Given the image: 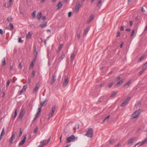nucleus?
I'll return each mask as SVG.
<instances>
[{"mask_svg":"<svg viewBox=\"0 0 147 147\" xmlns=\"http://www.w3.org/2000/svg\"><path fill=\"white\" fill-rule=\"evenodd\" d=\"M77 137H75L74 135H72L67 138L66 143H68L71 142H75L77 140Z\"/></svg>","mask_w":147,"mask_h":147,"instance_id":"f257e3e1","label":"nucleus"},{"mask_svg":"<svg viewBox=\"0 0 147 147\" xmlns=\"http://www.w3.org/2000/svg\"><path fill=\"white\" fill-rule=\"evenodd\" d=\"M93 130L92 128H89L88 130L87 131L86 134L85 136L88 137L92 138L93 135Z\"/></svg>","mask_w":147,"mask_h":147,"instance_id":"f03ea898","label":"nucleus"},{"mask_svg":"<svg viewBox=\"0 0 147 147\" xmlns=\"http://www.w3.org/2000/svg\"><path fill=\"white\" fill-rule=\"evenodd\" d=\"M51 138L50 137L48 140H45L41 142L40 144L38 147H42L45 145L48 144Z\"/></svg>","mask_w":147,"mask_h":147,"instance_id":"7ed1b4c3","label":"nucleus"},{"mask_svg":"<svg viewBox=\"0 0 147 147\" xmlns=\"http://www.w3.org/2000/svg\"><path fill=\"white\" fill-rule=\"evenodd\" d=\"M141 113V111L140 110L136 111L134 112L132 115V117L133 118H136L138 117Z\"/></svg>","mask_w":147,"mask_h":147,"instance_id":"20e7f679","label":"nucleus"},{"mask_svg":"<svg viewBox=\"0 0 147 147\" xmlns=\"http://www.w3.org/2000/svg\"><path fill=\"white\" fill-rule=\"evenodd\" d=\"M131 99V97L129 96L127 97L126 98L122 103L121 105V106L122 107L124 106L125 105L127 104V103L129 102Z\"/></svg>","mask_w":147,"mask_h":147,"instance_id":"39448f33","label":"nucleus"},{"mask_svg":"<svg viewBox=\"0 0 147 147\" xmlns=\"http://www.w3.org/2000/svg\"><path fill=\"white\" fill-rule=\"evenodd\" d=\"M136 137H133L131 138L129 140H128L127 145L130 146H131L134 142L136 140Z\"/></svg>","mask_w":147,"mask_h":147,"instance_id":"423d86ee","label":"nucleus"},{"mask_svg":"<svg viewBox=\"0 0 147 147\" xmlns=\"http://www.w3.org/2000/svg\"><path fill=\"white\" fill-rule=\"evenodd\" d=\"M16 133L15 132L13 131L12 132V134L9 140V142L10 144H12L13 143V141L15 138Z\"/></svg>","mask_w":147,"mask_h":147,"instance_id":"0eeeda50","label":"nucleus"},{"mask_svg":"<svg viewBox=\"0 0 147 147\" xmlns=\"http://www.w3.org/2000/svg\"><path fill=\"white\" fill-rule=\"evenodd\" d=\"M22 138H23V139L20 142L19 144V146H21L24 144L26 138V135L23 136Z\"/></svg>","mask_w":147,"mask_h":147,"instance_id":"6e6552de","label":"nucleus"},{"mask_svg":"<svg viewBox=\"0 0 147 147\" xmlns=\"http://www.w3.org/2000/svg\"><path fill=\"white\" fill-rule=\"evenodd\" d=\"M81 5H80V3H77L76 5L75 8H74V12L76 13H77L78 12L80 7Z\"/></svg>","mask_w":147,"mask_h":147,"instance_id":"1a4fd4ad","label":"nucleus"},{"mask_svg":"<svg viewBox=\"0 0 147 147\" xmlns=\"http://www.w3.org/2000/svg\"><path fill=\"white\" fill-rule=\"evenodd\" d=\"M69 80L68 77L66 76L65 77L64 81L63 83V85L64 87L66 86L68 83Z\"/></svg>","mask_w":147,"mask_h":147,"instance_id":"9d476101","label":"nucleus"},{"mask_svg":"<svg viewBox=\"0 0 147 147\" xmlns=\"http://www.w3.org/2000/svg\"><path fill=\"white\" fill-rule=\"evenodd\" d=\"M40 86V84L39 83H37L36 85L35 88L33 91L34 93H35L36 91L38 89Z\"/></svg>","mask_w":147,"mask_h":147,"instance_id":"9b49d317","label":"nucleus"},{"mask_svg":"<svg viewBox=\"0 0 147 147\" xmlns=\"http://www.w3.org/2000/svg\"><path fill=\"white\" fill-rule=\"evenodd\" d=\"M76 54L74 53H72L70 57V59H71V62L72 63L74 60V58L76 57Z\"/></svg>","mask_w":147,"mask_h":147,"instance_id":"f8f14e48","label":"nucleus"},{"mask_svg":"<svg viewBox=\"0 0 147 147\" xmlns=\"http://www.w3.org/2000/svg\"><path fill=\"white\" fill-rule=\"evenodd\" d=\"M24 114L23 111L21 110L20 112V113L19 115V118L21 119L23 118V115Z\"/></svg>","mask_w":147,"mask_h":147,"instance_id":"ddd939ff","label":"nucleus"},{"mask_svg":"<svg viewBox=\"0 0 147 147\" xmlns=\"http://www.w3.org/2000/svg\"><path fill=\"white\" fill-rule=\"evenodd\" d=\"M123 80H120L118 82V83L115 85V87H118L123 83Z\"/></svg>","mask_w":147,"mask_h":147,"instance_id":"4468645a","label":"nucleus"},{"mask_svg":"<svg viewBox=\"0 0 147 147\" xmlns=\"http://www.w3.org/2000/svg\"><path fill=\"white\" fill-rule=\"evenodd\" d=\"M94 18V16L93 15L91 16L90 17L89 20L88 21L87 23L89 24L91 22Z\"/></svg>","mask_w":147,"mask_h":147,"instance_id":"2eb2a0df","label":"nucleus"},{"mask_svg":"<svg viewBox=\"0 0 147 147\" xmlns=\"http://www.w3.org/2000/svg\"><path fill=\"white\" fill-rule=\"evenodd\" d=\"M32 36V34H31V33L30 32H29L26 35V38H27L30 39L31 38Z\"/></svg>","mask_w":147,"mask_h":147,"instance_id":"dca6fc26","label":"nucleus"},{"mask_svg":"<svg viewBox=\"0 0 147 147\" xmlns=\"http://www.w3.org/2000/svg\"><path fill=\"white\" fill-rule=\"evenodd\" d=\"M56 79V76L55 75H53V78L51 81V84H53L55 82Z\"/></svg>","mask_w":147,"mask_h":147,"instance_id":"f3484780","label":"nucleus"},{"mask_svg":"<svg viewBox=\"0 0 147 147\" xmlns=\"http://www.w3.org/2000/svg\"><path fill=\"white\" fill-rule=\"evenodd\" d=\"M47 24V22H44L43 24H41L40 25V26L41 27V28H43L46 26Z\"/></svg>","mask_w":147,"mask_h":147,"instance_id":"a211bd4d","label":"nucleus"},{"mask_svg":"<svg viewBox=\"0 0 147 147\" xmlns=\"http://www.w3.org/2000/svg\"><path fill=\"white\" fill-rule=\"evenodd\" d=\"M131 82L130 80L126 84L123 86V87L125 88H127L130 84Z\"/></svg>","mask_w":147,"mask_h":147,"instance_id":"6ab92c4d","label":"nucleus"},{"mask_svg":"<svg viewBox=\"0 0 147 147\" xmlns=\"http://www.w3.org/2000/svg\"><path fill=\"white\" fill-rule=\"evenodd\" d=\"M17 109H15V112L14 115H12L13 118L14 119L16 117V116L17 115Z\"/></svg>","mask_w":147,"mask_h":147,"instance_id":"aec40b11","label":"nucleus"},{"mask_svg":"<svg viewBox=\"0 0 147 147\" xmlns=\"http://www.w3.org/2000/svg\"><path fill=\"white\" fill-rule=\"evenodd\" d=\"M47 102V100H45L43 102H40V104L41 107L44 106L46 104Z\"/></svg>","mask_w":147,"mask_h":147,"instance_id":"412c9836","label":"nucleus"},{"mask_svg":"<svg viewBox=\"0 0 147 147\" xmlns=\"http://www.w3.org/2000/svg\"><path fill=\"white\" fill-rule=\"evenodd\" d=\"M146 69V68L145 67H144V66L142 69V70L139 72V74L140 75H141Z\"/></svg>","mask_w":147,"mask_h":147,"instance_id":"4be33fe9","label":"nucleus"},{"mask_svg":"<svg viewBox=\"0 0 147 147\" xmlns=\"http://www.w3.org/2000/svg\"><path fill=\"white\" fill-rule=\"evenodd\" d=\"M147 143V138L145 139V140L142 142H141L140 145H143L144 144L146 143Z\"/></svg>","mask_w":147,"mask_h":147,"instance_id":"5701e85b","label":"nucleus"},{"mask_svg":"<svg viewBox=\"0 0 147 147\" xmlns=\"http://www.w3.org/2000/svg\"><path fill=\"white\" fill-rule=\"evenodd\" d=\"M117 93V91H115L111 95V97H113L114 96H116Z\"/></svg>","mask_w":147,"mask_h":147,"instance_id":"b1692460","label":"nucleus"},{"mask_svg":"<svg viewBox=\"0 0 147 147\" xmlns=\"http://www.w3.org/2000/svg\"><path fill=\"white\" fill-rule=\"evenodd\" d=\"M89 30V29L88 28H87L85 30L84 33V36H86L87 34L88 31Z\"/></svg>","mask_w":147,"mask_h":147,"instance_id":"393cba45","label":"nucleus"},{"mask_svg":"<svg viewBox=\"0 0 147 147\" xmlns=\"http://www.w3.org/2000/svg\"><path fill=\"white\" fill-rule=\"evenodd\" d=\"M65 54L63 53L62 55H61V57H60V58H59V60L60 61L62 60L63 59V58H64V57H65Z\"/></svg>","mask_w":147,"mask_h":147,"instance_id":"a878e982","label":"nucleus"},{"mask_svg":"<svg viewBox=\"0 0 147 147\" xmlns=\"http://www.w3.org/2000/svg\"><path fill=\"white\" fill-rule=\"evenodd\" d=\"M56 110V106L54 105L53 107H52V111L51 112L54 113Z\"/></svg>","mask_w":147,"mask_h":147,"instance_id":"bb28decb","label":"nucleus"},{"mask_svg":"<svg viewBox=\"0 0 147 147\" xmlns=\"http://www.w3.org/2000/svg\"><path fill=\"white\" fill-rule=\"evenodd\" d=\"M62 5V3L61 2H59L58 4V9H59L61 7Z\"/></svg>","mask_w":147,"mask_h":147,"instance_id":"cd10ccee","label":"nucleus"},{"mask_svg":"<svg viewBox=\"0 0 147 147\" xmlns=\"http://www.w3.org/2000/svg\"><path fill=\"white\" fill-rule=\"evenodd\" d=\"M42 13H40L39 14H38L37 17L38 18V20H40L41 16Z\"/></svg>","mask_w":147,"mask_h":147,"instance_id":"c85d7f7f","label":"nucleus"},{"mask_svg":"<svg viewBox=\"0 0 147 147\" xmlns=\"http://www.w3.org/2000/svg\"><path fill=\"white\" fill-rule=\"evenodd\" d=\"M110 117V115H108V116H107L103 120V122H105L107 120L109 119Z\"/></svg>","mask_w":147,"mask_h":147,"instance_id":"c756f323","label":"nucleus"},{"mask_svg":"<svg viewBox=\"0 0 147 147\" xmlns=\"http://www.w3.org/2000/svg\"><path fill=\"white\" fill-rule=\"evenodd\" d=\"M144 56H142L139 59L138 61L139 62H141L142 60H143L144 58Z\"/></svg>","mask_w":147,"mask_h":147,"instance_id":"7c9ffc66","label":"nucleus"},{"mask_svg":"<svg viewBox=\"0 0 147 147\" xmlns=\"http://www.w3.org/2000/svg\"><path fill=\"white\" fill-rule=\"evenodd\" d=\"M115 83V82H111L110 84L108 86V87L109 88H111L112 86L114 84V83Z\"/></svg>","mask_w":147,"mask_h":147,"instance_id":"2f4dec72","label":"nucleus"},{"mask_svg":"<svg viewBox=\"0 0 147 147\" xmlns=\"http://www.w3.org/2000/svg\"><path fill=\"white\" fill-rule=\"evenodd\" d=\"M2 63L3 66H4L5 65L6 63H5V59L4 58H3V60L2 61Z\"/></svg>","mask_w":147,"mask_h":147,"instance_id":"473e14b6","label":"nucleus"},{"mask_svg":"<svg viewBox=\"0 0 147 147\" xmlns=\"http://www.w3.org/2000/svg\"><path fill=\"white\" fill-rule=\"evenodd\" d=\"M36 13V11H34L32 14V16L33 18H34L36 16L35 14Z\"/></svg>","mask_w":147,"mask_h":147,"instance_id":"72a5a7b5","label":"nucleus"},{"mask_svg":"<svg viewBox=\"0 0 147 147\" xmlns=\"http://www.w3.org/2000/svg\"><path fill=\"white\" fill-rule=\"evenodd\" d=\"M9 26L11 30H12L13 28V24L11 23L9 24Z\"/></svg>","mask_w":147,"mask_h":147,"instance_id":"f704fd0d","label":"nucleus"},{"mask_svg":"<svg viewBox=\"0 0 147 147\" xmlns=\"http://www.w3.org/2000/svg\"><path fill=\"white\" fill-rule=\"evenodd\" d=\"M5 134V129L4 128H3L2 129V131L1 133V135L3 136V135H4Z\"/></svg>","mask_w":147,"mask_h":147,"instance_id":"c9c22d12","label":"nucleus"},{"mask_svg":"<svg viewBox=\"0 0 147 147\" xmlns=\"http://www.w3.org/2000/svg\"><path fill=\"white\" fill-rule=\"evenodd\" d=\"M18 42L22 43L23 42V40H22L21 39V37H20L18 38Z\"/></svg>","mask_w":147,"mask_h":147,"instance_id":"e433bc0d","label":"nucleus"},{"mask_svg":"<svg viewBox=\"0 0 147 147\" xmlns=\"http://www.w3.org/2000/svg\"><path fill=\"white\" fill-rule=\"evenodd\" d=\"M42 109V107L41 106L39 107L38 109L37 113H40Z\"/></svg>","mask_w":147,"mask_h":147,"instance_id":"4c0bfd02","label":"nucleus"},{"mask_svg":"<svg viewBox=\"0 0 147 147\" xmlns=\"http://www.w3.org/2000/svg\"><path fill=\"white\" fill-rule=\"evenodd\" d=\"M7 20L9 22H11L12 21V19L11 17H8Z\"/></svg>","mask_w":147,"mask_h":147,"instance_id":"58836bf2","label":"nucleus"},{"mask_svg":"<svg viewBox=\"0 0 147 147\" xmlns=\"http://www.w3.org/2000/svg\"><path fill=\"white\" fill-rule=\"evenodd\" d=\"M54 114V113L51 111L49 115V118H50Z\"/></svg>","mask_w":147,"mask_h":147,"instance_id":"ea45409f","label":"nucleus"},{"mask_svg":"<svg viewBox=\"0 0 147 147\" xmlns=\"http://www.w3.org/2000/svg\"><path fill=\"white\" fill-rule=\"evenodd\" d=\"M38 127H37L34 130V131H33V133H36L38 131Z\"/></svg>","mask_w":147,"mask_h":147,"instance_id":"a19ab883","label":"nucleus"},{"mask_svg":"<svg viewBox=\"0 0 147 147\" xmlns=\"http://www.w3.org/2000/svg\"><path fill=\"white\" fill-rule=\"evenodd\" d=\"M34 64L33 62H32L31 64L30 65V66L29 67V69H32V67H33L34 66Z\"/></svg>","mask_w":147,"mask_h":147,"instance_id":"79ce46f5","label":"nucleus"},{"mask_svg":"<svg viewBox=\"0 0 147 147\" xmlns=\"http://www.w3.org/2000/svg\"><path fill=\"white\" fill-rule=\"evenodd\" d=\"M13 0H9V6H11L12 4V1Z\"/></svg>","mask_w":147,"mask_h":147,"instance_id":"37998d69","label":"nucleus"},{"mask_svg":"<svg viewBox=\"0 0 147 147\" xmlns=\"http://www.w3.org/2000/svg\"><path fill=\"white\" fill-rule=\"evenodd\" d=\"M114 142V140H113V139H110L109 141V142L110 143V144H111L112 143H113V142Z\"/></svg>","mask_w":147,"mask_h":147,"instance_id":"c03bdc74","label":"nucleus"},{"mask_svg":"<svg viewBox=\"0 0 147 147\" xmlns=\"http://www.w3.org/2000/svg\"><path fill=\"white\" fill-rule=\"evenodd\" d=\"M101 0H98L97 5L98 6H99L100 4L101 3Z\"/></svg>","mask_w":147,"mask_h":147,"instance_id":"a18cd8bd","label":"nucleus"},{"mask_svg":"<svg viewBox=\"0 0 147 147\" xmlns=\"http://www.w3.org/2000/svg\"><path fill=\"white\" fill-rule=\"evenodd\" d=\"M134 33H135V31H134V30H133V31L132 32V33H131V36H130L131 38L132 37V36L134 35Z\"/></svg>","mask_w":147,"mask_h":147,"instance_id":"49530a36","label":"nucleus"},{"mask_svg":"<svg viewBox=\"0 0 147 147\" xmlns=\"http://www.w3.org/2000/svg\"><path fill=\"white\" fill-rule=\"evenodd\" d=\"M63 45L62 44H61L60 45V46L59 47V49H58V50L59 51H60L61 50V49L62 48V47H63Z\"/></svg>","mask_w":147,"mask_h":147,"instance_id":"de8ad7c7","label":"nucleus"},{"mask_svg":"<svg viewBox=\"0 0 147 147\" xmlns=\"http://www.w3.org/2000/svg\"><path fill=\"white\" fill-rule=\"evenodd\" d=\"M20 133L18 135V137H20L21 136L22 133V132L21 131V129H20Z\"/></svg>","mask_w":147,"mask_h":147,"instance_id":"09e8293b","label":"nucleus"},{"mask_svg":"<svg viewBox=\"0 0 147 147\" xmlns=\"http://www.w3.org/2000/svg\"><path fill=\"white\" fill-rule=\"evenodd\" d=\"M27 88V86L26 85H24L23 86V88H22V89L24 91Z\"/></svg>","mask_w":147,"mask_h":147,"instance_id":"8fccbe9b","label":"nucleus"},{"mask_svg":"<svg viewBox=\"0 0 147 147\" xmlns=\"http://www.w3.org/2000/svg\"><path fill=\"white\" fill-rule=\"evenodd\" d=\"M24 91H25L23 90L22 89L19 92V94L20 95H21V94L22 93L24 92Z\"/></svg>","mask_w":147,"mask_h":147,"instance_id":"3c124183","label":"nucleus"},{"mask_svg":"<svg viewBox=\"0 0 147 147\" xmlns=\"http://www.w3.org/2000/svg\"><path fill=\"white\" fill-rule=\"evenodd\" d=\"M35 75V72L34 71H33L32 73V77H34V76Z\"/></svg>","mask_w":147,"mask_h":147,"instance_id":"603ef678","label":"nucleus"},{"mask_svg":"<svg viewBox=\"0 0 147 147\" xmlns=\"http://www.w3.org/2000/svg\"><path fill=\"white\" fill-rule=\"evenodd\" d=\"M10 83V82L9 80H8L6 84V86H9Z\"/></svg>","mask_w":147,"mask_h":147,"instance_id":"864d4df0","label":"nucleus"},{"mask_svg":"<svg viewBox=\"0 0 147 147\" xmlns=\"http://www.w3.org/2000/svg\"><path fill=\"white\" fill-rule=\"evenodd\" d=\"M40 114L39 113H37L36 114L35 116V118H38L39 117V115Z\"/></svg>","mask_w":147,"mask_h":147,"instance_id":"5fc2aeb1","label":"nucleus"},{"mask_svg":"<svg viewBox=\"0 0 147 147\" xmlns=\"http://www.w3.org/2000/svg\"><path fill=\"white\" fill-rule=\"evenodd\" d=\"M42 18L43 21H45L46 19V17L45 16H43L42 17Z\"/></svg>","mask_w":147,"mask_h":147,"instance_id":"6e6d98bb","label":"nucleus"},{"mask_svg":"<svg viewBox=\"0 0 147 147\" xmlns=\"http://www.w3.org/2000/svg\"><path fill=\"white\" fill-rule=\"evenodd\" d=\"M71 12H69L68 13V17H70L71 16Z\"/></svg>","mask_w":147,"mask_h":147,"instance_id":"4d7b16f0","label":"nucleus"},{"mask_svg":"<svg viewBox=\"0 0 147 147\" xmlns=\"http://www.w3.org/2000/svg\"><path fill=\"white\" fill-rule=\"evenodd\" d=\"M144 67H145L147 69V62L146 63L144 64Z\"/></svg>","mask_w":147,"mask_h":147,"instance_id":"13d9d810","label":"nucleus"},{"mask_svg":"<svg viewBox=\"0 0 147 147\" xmlns=\"http://www.w3.org/2000/svg\"><path fill=\"white\" fill-rule=\"evenodd\" d=\"M120 36V32H118L117 33V37H118Z\"/></svg>","mask_w":147,"mask_h":147,"instance_id":"bf43d9fd","label":"nucleus"},{"mask_svg":"<svg viewBox=\"0 0 147 147\" xmlns=\"http://www.w3.org/2000/svg\"><path fill=\"white\" fill-rule=\"evenodd\" d=\"M34 57H35V58L34 59H33L32 61V62H33V63L35 61L37 57V55H34Z\"/></svg>","mask_w":147,"mask_h":147,"instance_id":"052dcab7","label":"nucleus"},{"mask_svg":"<svg viewBox=\"0 0 147 147\" xmlns=\"http://www.w3.org/2000/svg\"><path fill=\"white\" fill-rule=\"evenodd\" d=\"M22 65L21 63H20L19 65V68L20 69H21L22 68Z\"/></svg>","mask_w":147,"mask_h":147,"instance_id":"680f3d73","label":"nucleus"},{"mask_svg":"<svg viewBox=\"0 0 147 147\" xmlns=\"http://www.w3.org/2000/svg\"><path fill=\"white\" fill-rule=\"evenodd\" d=\"M121 78L120 77H118L116 79V81H118L120 80Z\"/></svg>","mask_w":147,"mask_h":147,"instance_id":"e2e57ef3","label":"nucleus"},{"mask_svg":"<svg viewBox=\"0 0 147 147\" xmlns=\"http://www.w3.org/2000/svg\"><path fill=\"white\" fill-rule=\"evenodd\" d=\"M120 30H121V31H123L124 30V28H123V26H121V28H120Z\"/></svg>","mask_w":147,"mask_h":147,"instance_id":"0e129e2a","label":"nucleus"},{"mask_svg":"<svg viewBox=\"0 0 147 147\" xmlns=\"http://www.w3.org/2000/svg\"><path fill=\"white\" fill-rule=\"evenodd\" d=\"M120 145V143H118L115 147H118L119 145Z\"/></svg>","mask_w":147,"mask_h":147,"instance_id":"69168bd1","label":"nucleus"},{"mask_svg":"<svg viewBox=\"0 0 147 147\" xmlns=\"http://www.w3.org/2000/svg\"><path fill=\"white\" fill-rule=\"evenodd\" d=\"M3 31L2 29H0V34H3Z\"/></svg>","mask_w":147,"mask_h":147,"instance_id":"338daca9","label":"nucleus"},{"mask_svg":"<svg viewBox=\"0 0 147 147\" xmlns=\"http://www.w3.org/2000/svg\"><path fill=\"white\" fill-rule=\"evenodd\" d=\"M133 24V22L132 21H130V26H131Z\"/></svg>","mask_w":147,"mask_h":147,"instance_id":"774afa93","label":"nucleus"}]
</instances>
